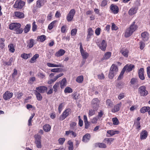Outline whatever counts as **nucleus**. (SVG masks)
I'll return each instance as SVG.
<instances>
[{"label":"nucleus","instance_id":"f257e3e1","mask_svg":"<svg viewBox=\"0 0 150 150\" xmlns=\"http://www.w3.org/2000/svg\"><path fill=\"white\" fill-rule=\"evenodd\" d=\"M21 24L19 23H13L9 25V28L14 30L17 34H21L23 31V29L21 27Z\"/></svg>","mask_w":150,"mask_h":150},{"label":"nucleus","instance_id":"f03ea898","mask_svg":"<svg viewBox=\"0 0 150 150\" xmlns=\"http://www.w3.org/2000/svg\"><path fill=\"white\" fill-rule=\"evenodd\" d=\"M135 22H134L129 27L126 29L125 33V36L128 38L130 36L137 28V26L135 25Z\"/></svg>","mask_w":150,"mask_h":150},{"label":"nucleus","instance_id":"7ed1b4c3","mask_svg":"<svg viewBox=\"0 0 150 150\" xmlns=\"http://www.w3.org/2000/svg\"><path fill=\"white\" fill-rule=\"evenodd\" d=\"M118 71V68L115 64H113L111 66L108 74V77L110 79L113 78Z\"/></svg>","mask_w":150,"mask_h":150},{"label":"nucleus","instance_id":"20e7f679","mask_svg":"<svg viewBox=\"0 0 150 150\" xmlns=\"http://www.w3.org/2000/svg\"><path fill=\"white\" fill-rule=\"evenodd\" d=\"M139 93L141 96L144 97L148 94V91L147 90L145 86H140L138 89Z\"/></svg>","mask_w":150,"mask_h":150},{"label":"nucleus","instance_id":"39448f33","mask_svg":"<svg viewBox=\"0 0 150 150\" xmlns=\"http://www.w3.org/2000/svg\"><path fill=\"white\" fill-rule=\"evenodd\" d=\"M100 101L97 98H94L92 100L91 102V106L93 110L97 111L99 108Z\"/></svg>","mask_w":150,"mask_h":150},{"label":"nucleus","instance_id":"423d86ee","mask_svg":"<svg viewBox=\"0 0 150 150\" xmlns=\"http://www.w3.org/2000/svg\"><path fill=\"white\" fill-rule=\"evenodd\" d=\"M71 110L69 108L66 109L60 116L59 120L62 121L65 119L71 113Z\"/></svg>","mask_w":150,"mask_h":150},{"label":"nucleus","instance_id":"0eeeda50","mask_svg":"<svg viewBox=\"0 0 150 150\" xmlns=\"http://www.w3.org/2000/svg\"><path fill=\"white\" fill-rule=\"evenodd\" d=\"M75 13L76 11L75 9H73L71 10L66 16L67 21L68 22L72 21Z\"/></svg>","mask_w":150,"mask_h":150},{"label":"nucleus","instance_id":"6e6552de","mask_svg":"<svg viewBox=\"0 0 150 150\" xmlns=\"http://www.w3.org/2000/svg\"><path fill=\"white\" fill-rule=\"evenodd\" d=\"M25 4V2L21 0H17L16 1L13 6L14 8L21 9L22 8Z\"/></svg>","mask_w":150,"mask_h":150},{"label":"nucleus","instance_id":"1a4fd4ad","mask_svg":"<svg viewBox=\"0 0 150 150\" xmlns=\"http://www.w3.org/2000/svg\"><path fill=\"white\" fill-rule=\"evenodd\" d=\"M34 137L35 139V143L37 147L38 148H41L42 147L41 136L39 134H37Z\"/></svg>","mask_w":150,"mask_h":150},{"label":"nucleus","instance_id":"9d476101","mask_svg":"<svg viewBox=\"0 0 150 150\" xmlns=\"http://www.w3.org/2000/svg\"><path fill=\"white\" fill-rule=\"evenodd\" d=\"M79 45L80 50L82 57L83 59H86L89 56V54L86 51V50H83L81 42L79 43Z\"/></svg>","mask_w":150,"mask_h":150},{"label":"nucleus","instance_id":"9b49d317","mask_svg":"<svg viewBox=\"0 0 150 150\" xmlns=\"http://www.w3.org/2000/svg\"><path fill=\"white\" fill-rule=\"evenodd\" d=\"M96 44L97 45L101 50L104 51H105L107 44L105 40H103L102 41L100 42H97Z\"/></svg>","mask_w":150,"mask_h":150},{"label":"nucleus","instance_id":"f8f14e48","mask_svg":"<svg viewBox=\"0 0 150 150\" xmlns=\"http://www.w3.org/2000/svg\"><path fill=\"white\" fill-rule=\"evenodd\" d=\"M13 94L12 93H10L9 91H6L3 94L4 99L5 100H7L12 98Z\"/></svg>","mask_w":150,"mask_h":150},{"label":"nucleus","instance_id":"ddd939ff","mask_svg":"<svg viewBox=\"0 0 150 150\" xmlns=\"http://www.w3.org/2000/svg\"><path fill=\"white\" fill-rule=\"evenodd\" d=\"M35 91H37L41 93H44L47 92V88L46 86H40L37 87L36 88Z\"/></svg>","mask_w":150,"mask_h":150},{"label":"nucleus","instance_id":"4468645a","mask_svg":"<svg viewBox=\"0 0 150 150\" xmlns=\"http://www.w3.org/2000/svg\"><path fill=\"white\" fill-rule=\"evenodd\" d=\"M110 8L112 12L114 14H117L119 12L118 7L116 5L112 4L110 6Z\"/></svg>","mask_w":150,"mask_h":150},{"label":"nucleus","instance_id":"2eb2a0df","mask_svg":"<svg viewBox=\"0 0 150 150\" xmlns=\"http://www.w3.org/2000/svg\"><path fill=\"white\" fill-rule=\"evenodd\" d=\"M87 33L86 40L87 41H89L90 40V39L91 38V36L93 35L94 31L91 28H89L88 29Z\"/></svg>","mask_w":150,"mask_h":150},{"label":"nucleus","instance_id":"dca6fc26","mask_svg":"<svg viewBox=\"0 0 150 150\" xmlns=\"http://www.w3.org/2000/svg\"><path fill=\"white\" fill-rule=\"evenodd\" d=\"M144 71L143 68H141L138 71V75L140 79L142 80L145 79L144 76Z\"/></svg>","mask_w":150,"mask_h":150},{"label":"nucleus","instance_id":"f3484780","mask_svg":"<svg viewBox=\"0 0 150 150\" xmlns=\"http://www.w3.org/2000/svg\"><path fill=\"white\" fill-rule=\"evenodd\" d=\"M148 136V132L146 130H143L140 134V138L141 140L146 139Z\"/></svg>","mask_w":150,"mask_h":150},{"label":"nucleus","instance_id":"a211bd4d","mask_svg":"<svg viewBox=\"0 0 150 150\" xmlns=\"http://www.w3.org/2000/svg\"><path fill=\"white\" fill-rule=\"evenodd\" d=\"M140 119V117H138L134 122V125L136 127L137 129H140L141 128L140 123L139 122Z\"/></svg>","mask_w":150,"mask_h":150},{"label":"nucleus","instance_id":"6ab92c4d","mask_svg":"<svg viewBox=\"0 0 150 150\" xmlns=\"http://www.w3.org/2000/svg\"><path fill=\"white\" fill-rule=\"evenodd\" d=\"M91 137L90 134L87 133L83 136L82 141L85 142H88L90 140Z\"/></svg>","mask_w":150,"mask_h":150},{"label":"nucleus","instance_id":"aec40b11","mask_svg":"<svg viewBox=\"0 0 150 150\" xmlns=\"http://www.w3.org/2000/svg\"><path fill=\"white\" fill-rule=\"evenodd\" d=\"M121 105L122 103L121 102L117 104L114 106V108L112 109L111 111L113 113H115L118 111L119 110L120 108L121 107Z\"/></svg>","mask_w":150,"mask_h":150},{"label":"nucleus","instance_id":"412c9836","mask_svg":"<svg viewBox=\"0 0 150 150\" xmlns=\"http://www.w3.org/2000/svg\"><path fill=\"white\" fill-rule=\"evenodd\" d=\"M45 0H38L36 2V6L37 8H40L44 4Z\"/></svg>","mask_w":150,"mask_h":150},{"label":"nucleus","instance_id":"4be33fe9","mask_svg":"<svg viewBox=\"0 0 150 150\" xmlns=\"http://www.w3.org/2000/svg\"><path fill=\"white\" fill-rule=\"evenodd\" d=\"M112 53L110 52H106L102 58V60H107L109 59L111 56Z\"/></svg>","mask_w":150,"mask_h":150},{"label":"nucleus","instance_id":"5701e85b","mask_svg":"<svg viewBox=\"0 0 150 150\" xmlns=\"http://www.w3.org/2000/svg\"><path fill=\"white\" fill-rule=\"evenodd\" d=\"M142 39L144 41H147L149 39V34L146 32H144L141 34Z\"/></svg>","mask_w":150,"mask_h":150},{"label":"nucleus","instance_id":"b1692460","mask_svg":"<svg viewBox=\"0 0 150 150\" xmlns=\"http://www.w3.org/2000/svg\"><path fill=\"white\" fill-rule=\"evenodd\" d=\"M65 51L63 49L59 50L55 54V56L57 57H59L63 55L65 53Z\"/></svg>","mask_w":150,"mask_h":150},{"label":"nucleus","instance_id":"393cba45","mask_svg":"<svg viewBox=\"0 0 150 150\" xmlns=\"http://www.w3.org/2000/svg\"><path fill=\"white\" fill-rule=\"evenodd\" d=\"M34 93L36 96L37 99L38 100L41 101L42 100V97L41 95V93H40V92L37 91H35Z\"/></svg>","mask_w":150,"mask_h":150},{"label":"nucleus","instance_id":"a878e982","mask_svg":"<svg viewBox=\"0 0 150 150\" xmlns=\"http://www.w3.org/2000/svg\"><path fill=\"white\" fill-rule=\"evenodd\" d=\"M32 55L31 53L29 54L23 53L21 54V57L24 59H27L30 57L32 56Z\"/></svg>","mask_w":150,"mask_h":150},{"label":"nucleus","instance_id":"bb28decb","mask_svg":"<svg viewBox=\"0 0 150 150\" xmlns=\"http://www.w3.org/2000/svg\"><path fill=\"white\" fill-rule=\"evenodd\" d=\"M120 52L122 53V55L125 57H128L129 53V51L127 49L121 50Z\"/></svg>","mask_w":150,"mask_h":150},{"label":"nucleus","instance_id":"cd10ccee","mask_svg":"<svg viewBox=\"0 0 150 150\" xmlns=\"http://www.w3.org/2000/svg\"><path fill=\"white\" fill-rule=\"evenodd\" d=\"M34 40L33 39H30L29 40L27 41L28 44L27 47L29 48L32 47L34 45Z\"/></svg>","mask_w":150,"mask_h":150},{"label":"nucleus","instance_id":"c85d7f7f","mask_svg":"<svg viewBox=\"0 0 150 150\" xmlns=\"http://www.w3.org/2000/svg\"><path fill=\"white\" fill-rule=\"evenodd\" d=\"M137 9L136 8H132L129 10V14L130 16H132L135 14L137 12Z\"/></svg>","mask_w":150,"mask_h":150},{"label":"nucleus","instance_id":"c756f323","mask_svg":"<svg viewBox=\"0 0 150 150\" xmlns=\"http://www.w3.org/2000/svg\"><path fill=\"white\" fill-rule=\"evenodd\" d=\"M47 66L50 67H63V66L61 64L59 63L58 64H55L52 63H48Z\"/></svg>","mask_w":150,"mask_h":150},{"label":"nucleus","instance_id":"7c9ffc66","mask_svg":"<svg viewBox=\"0 0 150 150\" xmlns=\"http://www.w3.org/2000/svg\"><path fill=\"white\" fill-rule=\"evenodd\" d=\"M60 87L62 89L64 88L67 85V80L65 78H64L62 79L60 83Z\"/></svg>","mask_w":150,"mask_h":150},{"label":"nucleus","instance_id":"2f4dec72","mask_svg":"<svg viewBox=\"0 0 150 150\" xmlns=\"http://www.w3.org/2000/svg\"><path fill=\"white\" fill-rule=\"evenodd\" d=\"M15 16L19 18H21L24 17V14L23 13L19 11H16L15 12Z\"/></svg>","mask_w":150,"mask_h":150},{"label":"nucleus","instance_id":"473e14b6","mask_svg":"<svg viewBox=\"0 0 150 150\" xmlns=\"http://www.w3.org/2000/svg\"><path fill=\"white\" fill-rule=\"evenodd\" d=\"M125 70H126L127 72H129L131 71L132 69L134 68V65H126L124 67H125Z\"/></svg>","mask_w":150,"mask_h":150},{"label":"nucleus","instance_id":"72a5a7b5","mask_svg":"<svg viewBox=\"0 0 150 150\" xmlns=\"http://www.w3.org/2000/svg\"><path fill=\"white\" fill-rule=\"evenodd\" d=\"M51 128L50 126L48 124H45L43 127V129L45 132H48L50 131Z\"/></svg>","mask_w":150,"mask_h":150},{"label":"nucleus","instance_id":"f704fd0d","mask_svg":"<svg viewBox=\"0 0 150 150\" xmlns=\"http://www.w3.org/2000/svg\"><path fill=\"white\" fill-rule=\"evenodd\" d=\"M113 140L114 139L112 138H106L103 140V141L105 143L110 145L111 144V142H112Z\"/></svg>","mask_w":150,"mask_h":150},{"label":"nucleus","instance_id":"c9c22d12","mask_svg":"<svg viewBox=\"0 0 150 150\" xmlns=\"http://www.w3.org/2000/svg\"><path fill=\"white\" fill-rule=\"evenodd\" d=\"M69 134L71 135L74 137H75L77 136L76 134L73 131L69 130L65 132V135L68 136Z\"/></svg>","mask_w":150,"mask_h":150},{"label":"nucleus","instance_id":"e433bc0d","mask_svg":"<svg viewBox=\"0 0 150 150\" xmlns=\"http://www.w3.org/2000/svg\"><path fill=\"white\" fill-rule=\"evenodd\" d=\"M39 57V55L38 54H35L33 56V57L31 58L29 62L30 63H33L35 62L36 59Z\"/></svg>","mask_w":150,"mask_h":150},{"label":"nucleus","instance_id":"4c0bfd02","mask_svg":"<svg viewBox=\"0 0 150 150\" xmlns=\"http://www.w3.org/2000/svg\"><path fill=\"white\" fill-rule=\"evenodd\" d=\"M106 104L108 108L112 107L113 105V103L111 100L108 99L106 100Z\"/></svg>","mask_w":150,"mask_h":150},{"label":"nucleus","instance_id":"58836bf2","mask_svg":"<svg viewBox=\"0 0 150 150\" xmlns=\"http://www.w3.org/2000/svg\"><path fill=\"white\" fill-rule=\"evenodd\" d=\"M30 24H27L25 27L23 29L24 33H26L29 32L30 30Z\"/></svg>","mask_w":150,"mask_h":150},{"label":"nucleus","instance_id":"ea45409f","mask_svg":"<svg viewBox=\"0 0 150 150\" xmlns=\"http://www.w3.org/2000/svg\"><path fill=\"white\" fill-rule=\"evenodd\" d=\"M126 67H124L123 68L122 70L121 71V73L120 74V75L117 78V79L118 80H120L122 78H123V74L125 71V68Z\"/></svg>","mask_w":150,"mask_h":150},{"label":"nucleus","instance_id":"a19ab883","mask_svg":"<svg viewBox=\"0 0 150 150\" xmlns=\"http://www.w3.org/2000/svg\"><path fill=\"white\" fill-rule=\"evenodd\" d=\"M83 80V76L82 75L79 76H78L76 79V81L79 83H82Z\"/></svg>","mask_w":150,"mask_h":150},{"label":"nucleus","instance_id":"79ce46f5","mask_svg":"<svg viewBox=\"0 0 150 150\" xmlns=\"http://www.w3.org/2000/svg\"><path fill=\"white\" fill-rule=\"evenodd\" d=\"M13 59L11 57L8 60V62H4V65L5 66H11L12 65V63L13 61Z\"/></svg>","mask_w":150,"mask_h":150},{"label":"nucleus","instance_id":"37998d69","mask_svg":"<svg viewBox=\"0 0 150 150\" xmlns=\"http://www.w3.org/2000/svg\"><path fill=\"white\" fill-rule=\"evenodd\" d=\"M113 124L114 125H117L119 124V122L117 117H115L112 118Z\"/></svg>","mask_w":150,"mask_h":150},{"label":"nucleus","instance_id":"c03bdc74","mask_svg":"<svg viewBox=\"0 0 150 150\" xmlns=\"http://www.w3.org/2000/svg\"><path fill=\"white\" fill-rule=\"evenodd\" d=\"M59 82H56L53 86V88L55 92H56L57 91L59 87Z\"/></svg>","mask_w":150,"mask_h":150},{"label":"nucleus","instance_id":"a18cd8bd","mask_svg":"<svg viewBox=\"0 0 150 150\" xmlns=\"http://www.w3.org/2000/svg\"><path fill=\"white\" fill-rule=\"evenodd\" d=\"M68 144L69 145L68 146L69 150H73L74 147L73 142L71 140H69L68 142Z\"/></svg>","mask_w":150,"mask_h":150},{"label":"nucleus","instance_id":"49530a36","mask_svg":"<svg viewBox=\"0 0 150 150\" xmlns=\"http://www.w3.org/2000/svg\"><path fill=\"white\" fill-rule=\"evenodd\" d=\"M64 103H60L59 105L58 110V112L59 113H60L63 108L64 106Z\"/></svg>","mask_w":150,"mask_h":150},{"label":"nucleus","instance_id":"de8ad7c7","mask_svg":"<svg viewBox=\"0 0 150 150\" xmlns=\"http://www.w3.org/2000/svg\"><path fill=\"white\" fill-rule=\"evenodd\" d=\"M64 92L65 93H71L73 92V90L70 87H67L64 89Z\"/></svg>","mask_w":150,"mask_h":150},{"label":"nucleus","instance_id":"09e8293b","mask_svg":"<svg viewBox=\"0 0 150 150\" xmlns=\"http://www.w3.org/2000/svg\"><path fill=\"white\" fill-rule=\"evenodd\" d=\"M5 40L3 38H1L0 40V47L3 49L5 47V44L4 42Z\"/></svg>","mask_w":150,"mask_h":150},{"label":"nucleus","instance_id":"8fccbe9b","mask_svg":"<svg viewBox=\"0 0 150 150\" xmlns=\"http://www.w3.org/2000/svg\"><path fill=\"white\" fill-rule=\"evenodd\" d=\"M37 39L40 40L41 42H43L46 39V36L44 35H41L40 36H38Z\"/></svg>","mask_w":150,"mask_h":150},{"label":"nucleus","instance_id":"3c124183","mask_svg":"<svg viewBox=\"0 0 150 150\" xmlns=\"http://www.w3.org/2000/svg\"><path fill=\"white\" fill-rule=\"evenodd\" d=\"M96 144L100 148H105L107 147L106 145L103 143H98Z\"/></svg>","mask_w":150,"mask_h":150},{"label":"nucleus","instance_id":"603ef678","mask_svg":"<svg viewBox=\"0 0 150 150\" xmlns=\"http://www.w3.org/2000/svg\"><path fill=\"white\" fill-rule=\"evenodd\" d=\"M9 51L12 53L14 52L15 49L14 48L13 45L12 44H10L8 46Z\"/></svg>","mask_w":150,"mask_h":150},{"label":"nucleus","instance_id":"864d4df0","mask_svg":"<svg viewBox=\"0 0 150 150\" xmlns=\"http://www.w3.org/2000/svg\"><path fill=\"white\" fill-rule=\"evenodd\" d=\"M38 77L41 79L45 78V75L42 72H39L38 74Z\"/></svg>","mask_w":150,"mask_h":150},{"label":"nucleus","instance_id":"5fc2aeb1","mask_svg":"<svg viewBox=\"0 0 150 150\" xmlns=\"http://www.w3.org/2000/svg\"><path fill=\"white\" fill-rule=\"evenodd\" d=\"M65 140V139L63 138H60L58 140V142L59 144L62 145Z\"/></svg>","mask_w":150,"mask_h":150},{"label":"nucleus","instance_id":"6e6d98bb","mask_svg":"<svg viewBox=\"0 0 150 150\" xmlns=\"http://www.w3.org/2000/svg\"><path fill=\"white\" fill-rule=\"evenodd\" d=\"M56 21H54L52 22L51 23H50L48 26V28L50 30H51L53 28L54 24L56 23Z\"/></svg>","mask_w":150,"mask_h":150},{"label":"nucleus","instance_id":"4d7b16f0","mask_svg":"<svg viewBox=\"0 0 150 150\" xmlns=\"http://www.w3.org/2000/svg\"><path fill=\"white\" fill-rule=\"evenodd\" d=\"M77 30L76 28H74L72 29L71 32V34L72 36L75 35L77 32Z\"/></svg>","mask_w":150,"mask_h":150},{"label":"nucleus","instance_id":"13d9d810","mask_svg":"<svg viewBox=\"0 0 150 150\" xmlns=\"http://www.w3.org/2000/svg\"><path fill=\"white\" fill-rule=\"evenodd\" d=\"M147 109V106H144L142 107L140 109V111L142 113H144L146 112V109Z\"/></svg>","mask_w":150,"mask_h":150},{"label":"nucleus","instance_id":"bf43d9fd","mask_svg":"<svg viewBox=\"0 0 150 150\" xmlns=\"http://www.w3.org/2000/svg\"><path fill=\"white\" fill-rule=\"evenodd\" d=\"M96 110L92 109H90L89 111L88 116H91L95 114V111Z\"/></svg>","mask_w":150,"mask_h":150},{"label":"nucleus","instance_id":"052dcab7","mask_svg":"<svg viewBox=\"0 0 150 150\" xmlns=\"http://www.w3.org/2000/svg\"><path fill=\"white\" fill-rule=\"evenodd\" d=\"M107 0H103L100 4V6L102 7H104L107 5Z\"/></svg>","mask_w":150,"mask_h":150},{"label":"nucleus","instance_id":"680f3d73","mask_svg":"<svg viewBox=\"0 0 150 150\" xmlns=\"http://www.w3.org/2000/svg\"><path fill=\"white\" fill-rule=\"evenodd\" d=\"M61 31L63 33H64L67 32V26L66 25H64L62 27Z\"/></svg>","mask_w":150,"mask_h":150},{"label":"nucleus","instance_id":"e2e57ef3","mask_svg":"<svg viewBox=\"0 0 150 150\" xmlns=\"http://www.w3.org/2000/svg\"><path fill=\"white\" fill-rule=\"evenodd\" d=\"M103 114V112L102 110H100V112H98V115L97 117L98 119H100V118L102 117Z\"/></svg>","mask_w":150,"mask_h":150},{"label":"nucleus","instance_id":"0e129e2a","mask_svg":"<svg viewBox=\"0 0 150 150\" xmlns=\"http://www.w3.org/2000/svg\"><path fill=\"white\" fill-rule=\"evenodd\" d=\"M37 28V25L36 24H35V22H34L33 23V26H32V30L34 32L35 31Z\"/></svg>","mask_w":150,"mask_h":150},{"label":"nucleus","instance_id":"69168bd1","mask_svg":"<svg viewBox=\"0 0 150 150\" xmlns=\"http://www.w3.org/2000/svg\"><path fill=\"white\" fill-rule=\"evenodd\" d=\"M101 29L99 28H97L95 30V33L97 35H99L100 34Z\"/></svg>","mask_w":150,"mask_h":150},{"label":"nucleus","instance_id":"338daca9","mask_svg":"<svg viewBox=\"0 0 150 150\" xmlns=\"http://www.w3.org/2000/svg\"><path fill=\"white\" fill-rule=\"evenodd\" d=\"M137 82V79L135 78H132L130 81L131 84L133 85L134 84Z\"/></svg>","mask_w":150,"mask_h":150},{"label":"nucleus","instance_id":"774afa93","mask_svg":"<svg viewBox=\"0 0 150 150\" xmlns=\"http://www.w3.org/2000/svg\"><path fill=\"white\" fill-rule=\"evenodd\" d=\"M36 78L35 77H32L30 78L29 81V82L31 84H32L33 82L35 81Z\"/></svg>","mask_w":150,"mask_h":150}]
</instances>
